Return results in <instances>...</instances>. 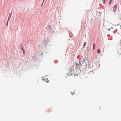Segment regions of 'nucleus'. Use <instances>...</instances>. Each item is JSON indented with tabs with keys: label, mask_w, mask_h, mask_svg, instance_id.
Listing matches in <instances>:
<instances>
[{
	"label": "nucleus",
	"mask_w": 121,
	"mask_h": 121,
	"mask_svg": "<svg viewBox=\"0 0 121 121\" xmlns=\"http://www.w3.org/2000/svg\"><path fill=\"white\" fill-rule=\"evenodd\" d=\"M104 0V2H103V3H104L105 4V0Z\"/></svg>",
	"instance_id": "obj_12"
},
{
	"label": "nucleus",
	"mask_w": 121,
	"mask_h": 121,
	"mask_svg": "<svg viewBox=\"0 0 121 121\" xmlns=\"http://www.w3.org/2000/svg\"><path fill=\"white\" fill-rule=\"evenodd\" d=\"M89 63L88 60L87 59H84L82 62V64H85L86 65H87V64Z\"/></svg>",
	"instance_id": "obj_2"
},
{
	"label": "nucleus",
	"mask_w": 121,
	"mask_h": 121,
	"mask_svg": "<svg viewBox=\"0 0 121 121\" xmlns=\"http://www.w3.org/2000/svg\"><path fill=\"white\" fill-rule=\"evenodd\" d=\"M69 72H70V73H69L68 74V75H71L73 74V73H74V70H73V66L71 67L70 68H69Z\"/></svg>",
	"instance_id": "obj_1"
},
{
	"label": "nucleus",
	"mask_w": 121,
	"mask_h": 121,
	"mask_svg": "<svg viewBox=\"0 0 121 121\" xmlns=\"http://www.w3.org/2000/svg\"><path fill=\"white\" fill-rule=\"evenodd\" d=\"M43 80L45 81L46 82H48V78H44V79H43Z\"/></svg>",
	"instance_id": "obj_4"
},
{
	"label": "nucleus",
	"mask_w": 121,
	"mask_h": 121,
	"mask_svg": "<svg viewBox=\"0 0 121 121\" xmlns=\"http://www.w3.org/2000/svg\"><path fill=\"white\" fill-rule=\"evenodd\" d=\"M22 51L23 52V54H24V50H23V48H22Z\"/></svg>",
	"instance_id": "obj_11"
},
{
	"label": "nucleus",
	"mask_w": 121,
	"mask_h": 121,
	"mask_svg": "<svg viewBox=\"0 0 121 121\" xmlns=\"http://www.w3.org/2000/svg\"><path fill=\"white\" fill-rule=\"evenodd\" d=\"M120 27L121 28V25H120Z\"/></svg>",
	"instance_id": "obj_15"
},
{
	"label": "nucleus",
	"mask_w": 121,
	"mask_h": 121,
	"mask_svg": "<svg viewBox=\"0 0 121 121\" xmlns=\"http://www.w3.org/2000/svg\"><path fill=\"white\" fill-rule=\"evenodd\" d=\"M79 64L80 65H81V62H80V61H79Z\"/></svg>",
	"instance_id": "obj_13"
},
{
	"label": "nucleus",
	"mask_w": 121,
	"mask_h": 121,
	"mask_svg": "<svg viewBox=\"0 0 121 121\" xmlns=\"http://www.w3.org/2000/svg\"><path fill=\"white\" fill-rule=\"evenodd\" d=\"M112 2V0H110V1L109 2V4L110 5V3Z\"/></svg>",
	"instance_id": "obj_9"
},
{
	"label": "nucleus",
	"mask_w": 121,
	"mask_h": 121,
	"mask_svg": "<svg viewBox=\"0 0 121 121\" xmlns=\"http://www.w3.org/2000/svg\"><path fill=\"white\" fill-rule=\"evenodd\" d=\"M41 54L42 55H43V53H41Z\"/></svg>",
	"instance_id": "obj_14"
},
{
	"label": "nucleus",
	"mask_w": 121,
	"mask_h": 121,
	"mask_svg": "<svg viewBox=\"0 0 121 121\" xmlns=\"http://www.w3.org/2000/svg\"><path fill=\"white\" fill-rule=\"evenodd\" d=\"M44 0H43V3H42V5H41L42 6L43 4V3H44Z\"/></svg>",
	"instance_id": "obj_10"
},
{
	"label": "nucleus",
	"mask_w": 121,
	"mask_h": 121,
	"mask_svg": "<svg viewBox=\"0 0 121 121\" xmlns=\"http://www.w3.org/2000/svg\"><path fill=\"white\" fill-rule=\"evenodd\" d=\"M117 6V5L116 4L113 7H112V12H113V13H115L116 12Z\"/></svg>",
	"instance_id": "obj_3"
},
{
	"label": "nucleus",
	"mask_w": 121,
	"mask_h": 121,
	"mask_svg": "<svg viewBox=\"0 0 121 121\" xmlns=\"http://www.w3.org/2000/svg\"><path fill=\"white\" fill-rule=\"evenodd\" d=\"M11 17V16L10 15V16L8 17L9 19H8V21H7V26L8 25V22H9V20H10V18Z\"/></svg>",
	"instance_id": "obj_5"
},
{
	"label": "nucleus",
	"mask_w": 121,
	"mask_h": 121,
	"mask_svg": "<svg viewBox=\"0 0 121 121\" xmlns=\"http://www.w3.org/2000/svg\"><path fill=\"white\" fill-rule=\"evenodd\" d=\"M97 52L98 54H99L100 53V50L99 49H98L97 51Z\"/></svg>",
	"instance_id": "obj_6"
},
{
	"label": "nucleus",
	"mask_w": 121,
	"mask_h": 121,
	"mask_svg": "<svg viewBox=\"0 0 121 121\" xmlns=\"http://www.w3.org/2000/svg\"><path fill=\"white\" fill-rule=\"evenodd\" d=\"M95 43H93V49H94V48H95Z\"/></svg>",
	"instance_id": "obj_8"
},
{
	"label": "nucleus",
	"mask_w": 121,
	"mask_h": 121,
	"mask_svg": "<svg viewBox=\"0 0 121 121\" xmlns=\"http://www.w3.org/2000/svg\"><path fill=\"white\" fill-rule=\"evenodd\" d=\"M86 45V43H85V42L84 43L83 45V47H84V46Z\"/></svg>",
	"instance_id": "obj_7"
}]
</instances>
